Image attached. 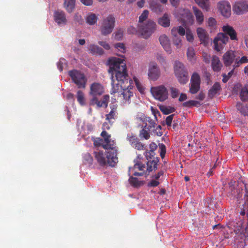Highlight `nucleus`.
<instances>
[{
    "mask_svg": "<svg viewBox=\"0 0 248 248\" xmlns=\"http://www.w3.org/2000/svg\"><path fill=\"white\" fill-rule=\"evenodd\" d=\"M110 66L108 70L111 74V85L113 86L114 92L119 89V85L128 83V76L126 64L124 60L112 58L109 59Z\"/></svg>",
    "mask_w": 248,
    "mask_h": 248,
    "instance_id": "nucleus-1",
    "label": "nucleus"
},
{
    "mask_svg": "<svg viewBox=\"0 0 248 248\" xmlns=\"http://www.w3.org/2000/svg\"><path fill=\"white\" fill-rule=\"evenodd\" d=\"M102 147L107 151L105 152L101 150L94 151L95 159L100 166H105L108 163L110 166L114 167L118 162L117 149L111 148L107 144H103Z\"/></svg>",
    "mask_w": 248,
    "mask_h": 248,
    "instance_id": "nucleus-2",
    "label": "nucleus"
},
{
    "mask_svg": "<svg viewBox=\"0 0 248 248\" xmlns=\"http://www.w3.org/2000/svg\"><path fill=\"white\" fill-rule=\"evenodd\" d=\"M224 33H219L214 40L215 49L217 51H220L224 45L229 41V35L232 40H237V33L234 29L229 26L225 25L222 27Z\"/></svg>",
    "mask_w": 248,
    "mask_h": 248,
    "instance_id": "nucleus-3",
    "label": "nucleus"
},
{
    "mask_svg": "<svg viewBox=\"0 0 248 248\" xmlns=\"http://www.w3.org/2000/svg\"><path fill=\"white\" fill-rule=\"evenodd\" d=\"M104 92V87L101 84L96 82L92 84L90 86V94L93 96V98L90 101V105H96L98 108L104 107L106 108L108 105L109 96L105 95L101 100H99L96 97L102 94Z\"/></svg>",
    "mask_w": 248,
    "mask_h": 248,
    "instance_id": "nucleus-4",
    "label": "nucleus"
},
{
    "mask_svg": "<svg viewBox=\"0 0 248 248\" xmlns=\"http://www.w3.org/2000/svg\"><path fill=\"white\" fill-rule=\"evenodd\" d=\"M148 15L149 11L145 10L139 16V20L140 23L138 26L139 31L143 37L145 39L148 38L154 32L156 28L155 23L151 20H148L146 24H143V22L148 18Z\"/></svg>",
    "mask_w": 248,
    "mask_h": 248,
    "instance_id": "nucleus-5",
    "label": "nucleus"
},
{
    "mask_svg": "<svg viewBox=\"0 0 248 248\" xmlns=\"http://www.w3.org/2000/svg\"><path fill=\"white\" fill-rule=\"evenodd\" d=\"M113 86H112V89L110 92L111 94L118 93V97L121 99L124 100L125 102H128L131 96L133 95V87L131 85L130 80H128V83H122L119 85V89L116 92H114Z\"/></svg>",
    "mask_w": 248,
    "mask_h": 248,
    "instance_id": "nucleus-6",
    "label": "nucleus"
},
{
    "mask_svg": "<svg viewBox=\"0 0 248 248\" xmlns=\"http://www.w3.org/2000/svg\"><path fill=\"white\" fill-rule=\"evenodd\" d=\"M175 75L181 84H186L188 81V75L186 69L182 62L175 61L174 65Z\"/></svg>",
    "mask_w": 248,
    "mask_h": 248,
    "instance_id": "nucleus-7",
    "label": "nucleus"
},
{
    "mask_svg": "<svg viewBox=\"0 0 248 248\" xmlns=\"http://www.w3.org/2000/svg\"><path fill=\"white\" fill-rule=\"evenodd\" d=\"M115 18L111 15L103 18L100 26L99 31L104 36L110 34L115 26Z\"/></svg>",
    "mask_w": 248,
    "mask_h": 248,
    "instance_id": "nucleus-8",
    "label": "nucleus"
},
{
    "mask_svg": "<svg viewBox=\"0 0 248 248\" xmlns=\"http://www.w3.org/2000/svg\"><path fill=\"white\" fill-rule=\"evenodd\" d=\"M68 75L73 81L76 84L78 88L84 89L86 88L87 78L85 75L79 71L73 70L68 72Z\"/></svg>",
    "mask_w": 248,
    "mask_h": 248,
    "instance_id": "nucleus-9",
    "label": "nucleus"
},
{
    "mask_svg": "<svg viewBox=\"0 0 248 248\" xmlns=\"http://www.w3.org/2000/svg\"><path fill=\"white\" fill-rule=\"evenodd\" d=\"M151 92L155 98L160 101H164L168 98V91L164 85L152 87Z\"/></svg>",
    "mask_w": 248,
    "mask_h": 248,
    "instance_id": "nucleus-10",
    "label": "nucleus"
},
{
    "mask_svg": "<svg viewBox=\"0 0 248 248\" xmlns=\"http://www.w3.org/2000/svg\"><path fill=\"white\" fill-rule=\"evenodd\" d=\"M239 58L238 52L230 50L224 54L222 60L224 65L227 67L231 65L233 62L235 63L237 59H239Z\"/></svg>",
    "mask_w": 248,
    "mask_h": 248,
    "instance_id": "nucleus-11",
    "label": "nucleus"
},
{
    "mask_svg": "<svg viewBox=\"0 0 248 248\" xmlns=\"http://www.w3.org/2000/svg\"><path fill=\"white\" fill-rule=\"evenodd\" d=\"M126 139L131 146L135 149L141 151L144 150L146 149L145 145L142 143L140 139L134 134H128Z\"/></svg>",
    "mask_w": 248,
    "mask_h": 248,
    "instance_id": "nucleus-12",
    "label": "nucleus"
},
{
    "mask_svg": "<svg viewBox=\"0 0 248 248\" xmlns=\"http://www.w3.org/2000/svg\"><path fill=\"white\" fill-rule=\"evenodd\" d=\"M189 92L191 94L196 93L200 89L201 77L199 74L194 72L191 76Z\"/></svg>",
    "mask_w": 248,
    "mask_h": 248,
    "instance_id": "nucleus-13",
    "label": "nucleus"
},
{
    "mask_svg": "<svg viewBox=\"0 0 248 248\" xmlns=\"http://www.w3.org/2000/svg\"><path fill=\"white\" fill-rule=\"evenodd\" d=\"M148 76L150 80L155 81L160 76V71L157 64L155 62L150 63Z\"/></svg>",
    "mask_w": 248,
    "mask_h": 248,
    "instance_id": "nucleus-14",
    "label": "nucleus"
},
{
    "mask_svg": "<svg viewBox=\"0 0 248 248\" xmlns=\"http://www.w3.org/2000/svg\"><path fill=\"white\" fill-rule=\"evenodd\" d=\"M233 12L237 15H242L248 11L246 1L236 2L232 7Z\"/></svg>",
    "mask_w": 248,
    "mask_h": 248,
    "instance_id": "nucleus-15",
    "label": "nucleus"
},
{
    "mask_svg": "<svg viewBox=\"0 0 248 248\" xmlns=\"http://www.w3.org/2000/svg\"><path fill=\"white\" fill-rule=\"evenodd\" d=\"M218 9L221 15L225 17H228L231 15V5L230 3L225 0H223L218 3Z\"/></svg>",
    "mask_w": 248,
    "mask_h": 248,
    "instance_id": "nucleus-16",
    "label": "nucleus"
},
{
    "mask_svg": "<svg viewBox=\"0 0 248 248\" xmlns=\"http://www.w3.org/2000/svg\"><path fill=\"white\" fill-rule=\"evenodd\" d=\"M245 193L244 196V198L242 200L244 201V203L243 204V207L241 209L240 214L242 216L245 215L248 217V188L246 184H245Z\"/></svg>",
    "mask_w": 248,
    "mask_h": 248,
    "instance_id": "nucleus-17",
    "label": "nucleus"
},
{
    "mask_svg": "<svg viewBox=\"0 0 248 248\" xmlns=\"http://www.w3.org/2000/svg\"><path fill=\"white\" fill-rule=\"evenodd\" d=\"M54 20L59 25L66 24L67 20L64 12L57 11L54 14Z\"/></svg>",
    "mask_w": 248,
    "mask_h": 248,
    "instance_id": "nucleus-18",
    "label": "nucleus"
},
{
    "mask_svg": "<svg viewBox=\"0 0 248 248\" xmlns=\"http://www.w3.org/2000/svg\"><path fill=\"white\" fill-rule=\"evenodd\" d=\"M197 33L201 43H203L204 45L208 43L209 36L205 30L202 28H198Z\"/></svg>",
    "mask_w": 248,
    "mask_h": 248,
    "instance_id": "nucleus-19",
    "label": "nucleus"
},
{
    "mask_svg": "<svg viewBox=\"0 0 248 248\" xmlns=\"http://www.w3.org/2000/svg\"><path fill=\"white\" fill-rule=\"evenodd\" d=\"M159 40L160 44L162 45L165 50L169 54H170L171 52V49L169 38L166 35L163 34L160 36Z\"/></svg>",
    "mask_w": 248,
    "mask_h": 248,
    "instance_id": "nucleus-20",
    "label": "nucleus"
},
{
    "mask_svg": "<svg viewBox=\"0 0 248 248\" xmlns=\"http://www.w3.org/2000/svg\"><path fill=\"white\" fill-rule=\"evenodd\" d=\"M101 136L103 138L105 143H102L103 144H107L109 145L111 148L113 147L114 149H117L115 146L114 141L110 140V135L108 134L106 131L103 130L101 134Z\"/></svg>",
    "mask_w": 248,
    "mask_h": 248,
    "instance_id": "nucleus-21",
    "label": "nucleus"
},
{
    "mask_svg": "<svg viewBox=\"0 0 248 248\" xmlns=\"http://www.w3.org/2000/svg\"><path fill=\"white\" fill-rule=\"evenodd\" d=\"M211 66L215 72H219L222 66L219 58L217 56H213L212 59Z\"/></svg>",
    "mask_w": 248,
    "mask_h": 248,
    "instance_id": "nucleus-22",
    "label": "nucleus"
},
{
    "mask_svg": "<svg viewBox=\"0 0 248 248\" xmlns=\"http://www.w3.org/2000/svg\"><path fill=\"white\" fill-rule=\"evenodd\" d=\"M150 8L152 11L158 13L162 12L163 7L157 0H152L150 2Z\"/></svg>",
    "mask_w": 248,
    "mask_h": 248,
    "instance_id": "nucleus-23",
    "label": "nucleus"
},
{
    "mask_svg": "<svg viewBox=\"0 0 248 248\" xmlns=\"http://www.w3.org/2000/svg\"><path fill=\"white\" fill-rule=\"evenodd\" d=\"M221 89V86L219 82H216L212 88L209 90L208 95L210 98H213Z\"/></svg>",
    "mask_w": 248,
    "mask_h": 248,
    "instance_id": "nucleus-24",
    "label": "nucleus"
},
{
    "mask_svg": "<svg viewBox=\"0 0 248 248\" xmlns=\"http://www.w3.org/2000/svg\"><path fill=\"white\" fill-rule=\"evenodd\" d=\"M182 20L186 24H192L194 21L192 13L189 11H185L182 15Z\"/></svg>",
    "mask_w": 248,
    "mask_h": 248,
    "instance_id": "nucleus-25",
    "label": "nucleus"
},
{
    "mask_svg": "<svg viewBox=\"0 0 248 248\" xmlns=\"http://www.w3.org/2000/svg\"><path fill=\"white\" fill-rule=\"evenodd\" d=\"M192 9L197 23L200 25L202 24L204 20L202 13L195 6H193Z\"/></svg>",
    "mask_w": 248,
    "mask_h": 248,
    "instance_id": "nucleus-26",
    "label": "nucleus"
},
{
    "mask_svg": "<svg viewBox=\"0 0 248 248\" xmlns=\"http://www.w3.org/2000/svg\"><path fill=\"white\" fill-rule=\"evenodd\" d=\"M159 161L158 158H154L153 160H148L147 162V170L149 171H152L157 169V163Z\"/></svg>",
    "mask_w": 248,
    "mask_h": 248,
    "instance_id": "nucleus-27",
    "label": "nucleus"
},
{
    "mask_svg": "<svg viewBox=\"0 0 248 248\" xmlns=\"http://www.w3.org/2000/svg\"><path fill=\"white\" fill-rule=\"evenodd\" d=\"M98 18V16L96 14L90 13L87 15L85 20L89 25H93L97 23Z\"/></svg>",
    "mask_w": 248,
    "mask_h": 248,
    "instance_id": "nucleus-28",
    "label": "nucleus"
},
{
    "mask_svg": "<svg viewBox=\"0 0 248 248\" xmlns=\"http://www.w3.org/2000/svg\"><path fill=\"white\" fill-rule=\"evenodd\" d=\"M76 0H64V7L67 12L72 13L75 7Z\"/></svg>",
    "mask_w": 248,
    "mask_h": 248,
    "instance_id": "nucleus-29",
    "label": "nucleus"
},
{
    "mask_svg": "<svg viewBox=\"0 0 248 248\" xmlns=\"http://www.w3.org/2000/svg\"><path fill=\"white\" fill-rule=\"evenodd\" d=\"M158 23L164 27H168L170 25V16L167 14H165L163 16L158 19Z\"/></svg>",
    "mask_w": 248,
    "mask_h": 248,
    "instance_id": "nucleus-30",
    "label": "nucleus"
},
{
    "mask_svg": "<svg viewBox=\"0 0 248 248\" xmlns=\"http://www.w3.org/2000/svg\"><path fill=\"white\" fill-rule=\"evenodd\" d=\"M143 122H145V124L147 123L148 126L146 128L148 130L154 131L156 125L155 121L152 119L150 117H145Z\"/></svg>",
    "mask_w": 248,
    "mask_h": 248,
    "instance_id": "nucleus-31",
    "label": "nucleus"
},
{
    "mask_svg": "<svg viewBox=\"0 0 248 248\" xmlns=\"http://www.w3.org/2000/svg\"><path fill=\"white\" fill-rule=\"evenodd\" d=\"M89 50L93 54L102 55L104 53L103 50L97 45H90L89 46Z\"/></svg>",
    "mask_w": 248,
    "mask_h": 248,
    "instance_id": "nucleus-32",
    "label": "nucleus"
},
{
    "mask_svg": "<svg viewBox=\"0 0 248 248\" xmlns=\"http://www.w3.org/2000/svg\"><path fill=\"white\" fill-rule=\"evenodd\" d=\"M147 126V123H146L143 128L140 131L139 137L141 139L148 140L150 138V134L149 132L150 130H148L146 128Z\"/></svg>",
    "mask_w": 248,
    "mask_h": 248,
    "instance_id": "nucleus-33",
    "label": "nucleus"
},
{
    "mask_svg": "<svg viewBox=\"0 0 248 248\" xmlns=\"http://www.w3.org/2000/svg\"><path fill=\"white\" fill-rule=\"evenodd\" d=\"M240 97L242 101L248 100V85H245L241 89Z\"/></svg>",
    "mask_w": 248,
    "mask_h": 248,
    "instance_id": "nucleus-34",
    "label": "nucleus"
},
{
    "mask_svg": "<svg viewBox=\"0 0 248 248\" xmlns=\"http://www.w3.org/2000/svg\"><path fill=\"white\" fill-rule=\"evenodd\" d=\"M237 109L244 116L248 115V106L244 105L242 103L238 102L236 105Z\"/></svg>",
    "mask_w": 248,
    "mask_h": 248,
    "instance_id": "nucleus-35",
    "label": "nucleus"
},
{
    "mask_svg": "<svg viewBox=\"0 0 248 248\" xmlns=\"http://www.w3.org/2000/svg\"><path fill=\"white\" fill-rule=\"evenodd\" d=\"M186 55L187 59L189 61L192 62L195 61V53L192 47H189L187 48Z\"/></svg>",
    "mask_w": 248,
    "mask_h": 248,
    "instance_id": "nucleus-36",
    "label": "nucleus"
},
{
    "mask_svg": "<svg viewBox=\"0 0 248 248\" xmlns=\"http://www.w3.org/2000/svg\"><path fill=\"white\" fill-rule=\"evenodd\" d=\"M116 113L117 112L111 110L108 114L106 115V119L110 124V125H112L114 123L116 117Z\"/></svg>",
    "mask_w": 248,
    "mask_h": 248,
    "instance_id": "nucleus-37",
    "label": "nucleus"
},
{
    "mask_svg": "<svg viewBox=\"0 0 248 248\" xmlns=\"http://www.w3.org/2000/svg\"><path fill=\"white\" fill-rule=\"evenodd\" d=\"M157 60L163 67L165 71L169 67L168 63L167 62L165 58L161 55L158 54L156 57Z\"/></svg>",
    "mask_w": 248,
    "mask_h": 248,
    "instance_id": "nucleus-38",
    "label": "nucleus"
},
{
    "mask_svg": "<svg viewBox=\"0 0 248 248\" xmlns=\"http://www.w3.org/2000/svg\"><path fill=\"white\" fill-rule=\"evenodd\" d=\"M195 2L203 9L208 11L209 7V0H194Z\"/></svg>",
    "mask_w": 248,
    "mask_h": 248,
    "instance_id": "nucleus-39",
    "label": "nucleus"
},
{
    "mask_svg": "<svg viewBox=\"0 0 248 248\" xmlns=\"http://www.w3.org/2000/svg\"><path fill=\"white\" fill-rule=\"evenodd\" d=\"M77 100L78 103L82 106L85 105V97L83 92L79 90L77 92Z\"/></svg>",
    "mask_w": 248,
    "mask_h": 248,
    "instance_id": "nucleus-40",
    "label": "nucleus"
},
{
    "mask_svg": "<svg viewBox=\"0 0 248 248\" xmlns=\"http://www.w3.org/2000/svg\"><path fill=\"white\" fill-rule=\"evenodd\" d=\"M248 62V59L246 56H243L241 59H237L233 65L234 68L239 67L241 64Z\"/></svg>",
    "mask_w": 248,
    "mask_h": 248,
    "instance_id": "nucleus-41",
    "label": "nucleus"
},
{
    "mask_svg": "<svg viewBox=\"0 0 248 248\" xmlns=\"http://www.w3.org/2000/svg\"><path fill=\"white\" fill-rule=\"evenodd\" d=\"M160 110L165 115L169 114L174 112L175 108L172 107H167L165 106H161L160 107Z\"/></svg>",
    "mask_w": 248,
    "mask_h": 248,
    "instance_id": "nucleus-42",
    "label": "nucleus"
},
{
    "mask_svg": "<svg viewBox=\"0 0 248 248\" xmlns=\"http://www.w3.org/2000/svg\"><path fill=\"white\" fill-rule=\"evenodd\" d=\"M134 166L132 169H138L140 171L144 170L145 168V164L141 162V161H138V160L134 161Z\"/></svg>",
    "mask_w": 248,
    "mask_h": 248,
    "instance_id": "nucleus-43",
    "label": "nucleus"
},
{
    "mask_svg": "<svg viewBox=\"0 0 248 248\" xmlns=\"http://www.w3.org/2000/svg\"><path fill=\"white\" fill-rule=\"evenodd\" d=\"M83 158L85 163L89 165L93 164V158L89 153H87L84 154L83 155Z\"/></svg>",
    "mask_w": 248,
    "mask_h": 248,
    "instance_id": "nucleus-44",
    "label": "nucleus"
},
{
    "mask_svg": "<svg viewBox=\"0 0 248 248\" xmlns=\"http://www.w3.org/2000/svg\"><path fill=\"white\" fill-rule=\"evenodd\" d=\"M170 96L172 98H177L179 94V89L173 87H170Z\"/></svg>",
    "mask_w": 248,
    "mask_h": 248,
    "instance_id": "nucleus-45",
    "label": "nucleus"
},
{
    "mask_svg": "<svg viewBox=\"0 0 248 248\" xmlns=\"http://www.w3.org/2000/svg\"><path fill=\"white\" fill-rule=\"evenodd\" d=\"M129 182L131 186L134 187H138L140 186V183L138 179L131 176H130L129 178Z\"/></svg>",
    "mask_w": 248,
    "mask_h": 248,
    "instance_id": "nucleus-46",
    "label": "nucleus"
},
{
    "mask_svg": "<svg viewBox=\"0 0 248 248\" xmlns=\"http://www.w3.org/2000/svg\"><path fill=\"white\" fill-rule=\"evenodd\" d=\"M115 47L123 53H124L125 51V46L123 43H118L116 44Z\"/></svg>",
    "mask_w": 248,
    "mask_h": 248,
    "instance_id": "nucleus-47",
    "label": "nucleus"
},
{
    "mask_svg": "<svg viewBox=\"0 0 248 248\" xmlns=\"http://www.w3.org/2000/svg\"><path fill=\"white\" fill-rule=\"evenodd\" d=\"M186 40L189 42H192L194 40V37L190 31L187 30L186 33Z\"/></svg>",
    "mask_w": 248,
    "mask_h": 248,
    "instance_id": "nucleus-48",
    "label": "nucleus"
},
{
    "mask_svg": "<svg viewBox=\"0 0 248 248\" xmlns=\"http://www.w3.org/2000/svg\"><path fill=\"white\" fill-rule=\"evenodd\" d=\"M144 155L146 156V158L147 160H149L152 159V158L155 155V152H152L151 153V151L146 150L144 153Z\"/></svg>",
    "mask_w": 248,
    "mask_h": 248,
    "instance_id": "nucleus-49",
    "label": "nucleus"
},
{
    "mask_svg": "<svg viewBox=\"0 0 248 248\" xmlns=\"http://www.w3.org/2000/svg\"><path fill=\"white\" fill-rule=\"evenodd\" d=\"M174 114H172L167 117L165 120L166 124L168 126H170L171 125L172 121L173 119Z\"/></svg>",
    "mask_w": 248,
    "mask_h": 248,
    "instance_id": "nucleus-50",
    "label": "nucleus"
},
{
    "mask_svg": "<svg viewBox=\"0 0 248 248\" xmlns=\"http://www.w3.org/2000/svg\"><path fill=\"white\" fill-rule=\"evenodd\" d=\"M123 37V31L119 30L115 34V39L118 40H121Z\"/></svg>",
    "mask_w": 248,
    "mask_h": 248,
    "instance_id": "nucleus-51",
    "label": "nucleus"
},
{
    "mask_svg": "<svg viewBox=\"0 0 248 248\" xmlns=\"http://www.w3.org/2000/svg\"><path fill=\"white\" fill-rule=\"evenodd\" d=\"M173 41L174 44L175 46H176L177 47H179V46H180L181 45L182 40L178 36H177V37H173Z\"/></svg>",
    "mask_w": 248,
    "mask_h": 248,
    "instance_id": "nucleus-52",
    "label": "nucleus"
},
{
    "mask_svg": "<svg viewBox=\"0 0 248 248\" xmlns=\"http://www.w3.org/2000/svg\"><path fill=\"white\" fill-rule=\"evenodd\" d=\"M159 182L156 180H152L148 184L149 187H155L159 185Z\"/></svg>",
    "mask_w": 248,
    "mask_h": 248,
    "instance_id": "nucleus-53",
    "label": "nucleus"
},
{
    "mask_svg": "<svg viewBox=\"0 0 248 248\" xmlns=\"http://www.w3.org/2000/svg\"><path fill=\"white\" fill-rule=\"evenodd\" d=\"M74 19L76 21L78 22L79 24H81L83 22V20L82 18V16L78 15V14H76L74 16Z\"/></svg>",
    "mask_w": 248,
    "mask_h": 248,
    "instance_id": "nucleus-54",
    "label": "nucleus"
},
{
    "mask_svg": "<svg viewBox=\"0 0 248 248\" xmlns=\"http://www.w3.org/2000/svg\"><path fill=\"white\" fill-rule=\"evenodd\" d=\"M98 44L106 50H109L110 49L109 45L105 41H99Z\"/></svg>",
    "mask_w": 248,
    "mask_h": 248,
    "instance_id": "nucleus-55",
    "label": "nucleus"
},
{
    "mask_svg": "<svg viewBox=\"0 0 248 248\" xmlns=\"http://www.w3.org/2000/svg\"><path fill=\"white\" fill-rule=\"evenodd\" d=\"M208 24L210 27H214L216 25V20L213 17L209 18L208 20Z\"/></svg>",
    "mask_w": 248,
    "mask_h": 248,
    "instance_id": "nucleus-56",
    "label": "nucleus"
},
{
    "mask_svg": "<svg viewBox=\"0 0 248 248\" xmlns=\"http://www.w3.org/2000/svg\"><path fill=\"white\" fill-rule=\"evenodd\" d=\"M157 147V146L156 144V143H155L154 142H152L149 145V151H151V153L152 152H155V151L156 150Z\"/></svg>",
    "mask_w": 248,
    "mask_h": 248,
    "instance_id": "nucleus-57",
    "label": "nucleus"
},
{
    "mask_svg": "<svg viewBox=\"0 0 248 248\" xmlns=\"http://www.w3.org/2000/svg\"><path fill=\"white\" fill-rule=\"evenodd\" d=\"M178 34L181 36H184L186 33L185 29L182 26L177 27Z\"/></svg>",
    "mask_w": 248,
    "mask_h": 248,
    "instance_id": "nucleus-58",
    "label": "nucleus"
},
{
    "mask_svg": "<svg viewBox=\"0 0 248 248\" xmlns=\"http://www.w3.org/2000/svg\"><path fill=\"white\" fill-rule=\"evenodd\" d=\"M160 147L161 149L160 156L163 158L166 153V147L165 145L161 144Z\"/></svg>",
    "mask_w": 248,
    "mask_h": 248,
    "instance_id": "nucleus-59",
    "label": "nucleus"
},
{
    "mask_svg": "<svg viewBox=\"0 0 248 248\" xmlns=\"http://www.w3.org/2000/svg\"><path fill=\"white\" fill-rule=\"evenodd\" d=\"M135 82L136 85V86L138 89V90L141 93H142L144 92V88L140 85L139 82L138 81L137 79H135Z\"/></svg>",
    "mask_w": 248,
    "mask_h": 248,
    "instance_id": "nucleus-60",
    "label": "nucleus"
},
{
    "mask_svg": "<svg viewBox=\"0 0 248 248\" xmlns=\"http://www.w3.org/2000/svg\"><path fill=\"white\" fill-rule=\"evenodd\" d=\"M80 1L82 4L86 6L92 5L93 3V0H80Z\"/></svg>",
    "mask_w": 248,
    "mask_h": 248,
    "instance_id": "nucleus-61",
    "label": "nucleus"
},
{
    "mask_svg": "<svg viewBox=\"0 0 248 248\" xmlns=\"http://www.w3.org/2000/svg\"><path fill=\"white\" fill-rule=\"evenodd\" d=\"M115 99H114V103L110 104V108L111 110L117 112V104L115 103Z\"/></svg>",
    "mask_w": 248,
    "mask_h": 248,
    "instance_id": "nucleus-62",
    "label": "nucleus"
},
{
    "mask_svg": "<svg viewBox=\"0 0 248 248\" xmlns=\"http://www.w3.org/2000/svg\"><path fill=\"white\" fill-rule=\"evenodd\" d=\"M171 32L173 37H177L178 36L177 34L178 33L177 27H173L171 29Z\"/></svg>",
    "mask_w": 248,
    "mask_h": 248,
    "instance_id": "nucleus-63",
    "label": "nucleus"
},
{
    "mask_svg": "<svg viewBox=\"0 0 248 248\" xmlns=\"http://www.w3.org/2000/svg\"><path fill=\"white\" fill-rule=\"evenodd\" d=\"M205 96V94L202 92H201L199 93V94L197 96L196 99L202 101L204 99Z\"/></svg>",
    "mask_w": 248,
    "mask_h": 248,
    "instance_id": "nucleus-64",
    "label": "nucleus"
}]
</instances>
